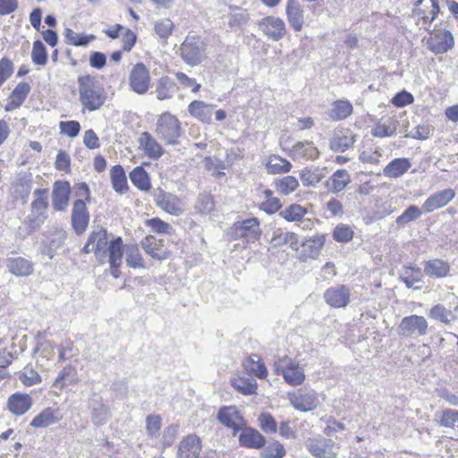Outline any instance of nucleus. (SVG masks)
<instances>
[{
    "label": "nucleus",
    "mask_w": 458,
    "mask_h": 458,
    "mask_svg": "<svg viewBox=\"0 0 458 458\" xmlns=\"http://www.w3.org/2000/svg\"><path fill=\"white\" fill-rule=\"evenodd\" d=\"M78 84L80 101L83 110L96 111L104 105L106 98L105 90L95 77L89 74L80 76Z\"/></svg>",
    "instance_id": "1"
},
{
    "label": "nucleus",
    "mask_w": 458,
    "mask_h": 458,
    "mask_svg": "<svg viewBox=\"0 0 458 458\" xmlns=\"http://www.w3.org/2000/svg\"><path fill=\"white\" fill-rule=\"evenodd\" d=\"M179 51L182 60L191 67L199 65L208 58L207 44L198 35L188 34Z\"/></svg>",
    "instance_id": "2"
},
{
    "label": "nucleus",
    "mask_w": 458,
    "mask_h": 458,
    "mask_svg": "<svg viewBox=\"0 0 458 458\" xmlns=\"http://www.w3.org/2000/svg\"><path fill=\"white\" fill-rule=\"evenodd\" d=\"M155 132L166 144L177 145L181 136L180 122L172 114L163 113L157 120Z\"/></svg>",
    "instance_id": "3"
},
{
    "label": "nucleus",
    "mask_w": 458,
    "mask_h": 458,
    "mask_svg": "<svg viewBox=\"0 0 458 458\" xmlns=\"http://www.w3.org/2000/svg\"><path fill=\"white\" fill-rule=\"evenodd\" d=\"M307 450L316 458H337L340 446L331 438L323 436L310 437L305 441Z\"/></svg>",
    "instance_id": "4"
},
{
    "label": "nucleus",
    "mask_w": 458,
    "mask_h": 458,
    "mask_svg": "<svg viewBox=\"0 0 458 458\" xmlns=\"http://www.w3.org/2000/svg\"><path fill=\"white\" fill-rule=\"evenodd\" d=\"M275 369L277 374H281L284 380L292 386L301 385L306 378L304 370L298 362L284 357L279 362L275 363Z\"/></svg>",
    "instance_id": "5"
},
{
    "label": "nucleus",
    "mask_w": 458,
    "mask_h": 458,
    "mask_svg": "<svg viewBox=\"0 0 458 458\" xmlns=\"http://www.w3.org/2000/svg\"><path fill=\"white\" fill-rule=\"evenodd\" d=\"M287 396L293 407L299 411H310L318 405V394L312 389L305 388L288 392Z\"/></svg>",
    "instance_id": "6"
},
{
    "label": "nucleus",
    "mask_w": 458,
    "mask_h": 458,
    "mask_svg": "<svg viewBox=\"0 0 458 458\" xmlns=\"http://www.w3.org/2000/svg\"><path fill=\"white\" fill-rule=\"evenodd\" d=\"M110 241L107 237V232L100 228L98 231H93L87 241V243L83 247L82 250L84 253L94 252L97 259L102 260L107 258V249Z\"/></svg>",
    "instance_id": "7"
},
{
    "label": "nucleus",
    "mask_w": 458,
    "mask_h": 458,
    "mask_svg": "<svg viewBox=\"0 0 458 458\" xmlns=\"http://www.w3.org/2000/svg\"><path fill=\"white\" fill-rule=\"evenodd\" d=\"M428 327V321L423 316L411 315L401 320L398 332L405 337H418L427 334Z\"/></svg>",
    "instance_id": "8"
},
{
    "label": "nucleus",
    "mask_w": 458,
    "mask_h": 458,
    "mask_svg": "<svg viewBox=\"0 0 458 458\" xmlns=\"http://www.w3.org/2000/svg\"><path fill=\"white\" fill-rule=\"evenodd\" d=\"M233 230L235 237L244 239L247 242H255L262 233L259 221L256 217L235 222Z\"/></svg>",
    "instance_id": "9"
},
{
    "label": "nucleus",
    "mask_w": 458,
    "mask_h": 458,
    "mask_svg": "<svg viewBox=\"0 0 458 458\" xmlns=\"http://www.w3.org/2000/svg\"><path fill=\"white\" fill-rule=\"evenodd\" d=\"M439 13V6L435 0H418L413 9V15L418 18L417 24L426 30Z\"/></svg>",
    "instance_id": "10"
},
{
    "label": "nucleus",
    "mask_w": 458,
    "mask_h": 458,
    "mask_svg": "<svg viewBox=\"0 0 458 458\" xmlns=\"http://www.w3.org/2000/svg\"><path fill=\"white\" fill-rule=\"evenodd\" d=\"M149 71L142 63L136 64L129 75L130 88L137 94H145L149 88Z\"/></svg>",
    "instance_id": "11"
},
{
    "label": "nucleus",
    "mask_w": 458,
    "mask_h": 458,
    "mask_svg": "<svg viewBox=\"0 0 458 458\" xmlns=\"http://www.w3.org/2000/svg\"><path fill=\"white\" fill-rule=\"evenodd\" d=\"M259 29L265 36L273 41H279L286 33L284 21L276 16L263 18L259 23Z\"/></svg>",
    "instance_id": "12"
},
{
    "label": "nucleus",
    "mask_w": 458,
    "mask_h": 458,
    "mask_svg": "<svg viewBox=\"0 0 458 458\" xmlns=\"http://www.w3.org/2000/svg\"><path fill=\"white\" fill-rule=\"evenodd\" d=\"M155 202L164 211L180 216L184 211V204L177 196L158 189L155 194Z\"/></svg>",
    "instance_id": "13"
},
{
    "label": "nucleus",
    "mask_w": 458,
    "mask_h": 458,
    "mask_svg": "<svg viewBox=\"0 0 458 458\" xmlns=\"http://www.w3.org/2000/svg\"><path fill=\"white\" fill-rule=\"evenodd\" d=\"M47 189H37L34 191V200L31 203V214L30 220L34 226H39L46 217L45 213L47 208Z\"/></svg>",
    "instance_id": "14"
},
{
    "label": "nucleus",
    "mask_w": 458,
    "mask_h": 458,
    "mask_svg": "<svg viewBox=\"0 0 458 458\" xmlns=\"http://www.w3.org/2000/svg\"><path fill=\"white\" fill-rule=\"evenodd\" d=\"M454 37L450 31L438 30L432 32L428 39V46L430 51L435 54H444L454 47Z\"/></svg>",
    "instance_id": "15"
},
{
    "label": "nucleus",
    "mask_w": 458,
    "mask_h": 458,
    "mask_svg": "<svg viewBox=\"0 0 458 458\" xmlns=\"http://www.w3.org/2000/svg\"><path fill=\"white\" fill-rule=\"evenodd\" d=\"M89 222V213L86 203L82 199H77L73 202L72 209V225L77 234H82Z\"/></svg>",
    "instance_id": "16"
},
{
    "label": "nucleus",
    "mask_w": 458,
    "mask_h": 458,
    "mask_svg": "<svg viewBox=\"0 0 458 458\" xmlns=\"http://www.w3.org/2000/svg\"><path fill=\"white\" fill-rule=\"evenodd\" d=\"M326 302L334 308H344L350 301V289L341 284L328 288L324 293Z\"/></svg>",
    "instance_id": "17"
},
{
    "label": "nucleus",
    "mask_w": 458,
    "mask_h": 458,
    "mask_svg": "<svg viewBox=\"0 0 458 458\" xmlns=\"http://www.w3.org/2000/svg\"><path fill=\"white\" fill-rule=\"evenodd\" d=\"M455 197V192L452 189H445L430 195L423 203L422 210L425 213H430L447 205Z\"/></svg>",
    "instance_id": "18"
},
{
    "label": "nucleus",
    "mask_w": 458,
    "mask_h": 458,
    "mask_svg": "<svg viewBox=\"0 0 458 458\" xmlns=\"http://www.w3.org/2000/svg\"><path fill=\"white\" fill-rule=\"evenodd\" d=\"M71 192L70 183L66 181L55 182L52 192V206L57 211H64L68 207Z\"/></svg>",
    "instance_id": "19"
},
{
    "label": "nucleus",
    "mask_w": 458,
    "mask_h": 458,
    "mask_svg": "<svg viewBox=\"0 0 458 458\" xmlns=\"http://www.w3.org/2000/svg\"><path fill=\"white\" fill-rule=\"evenodd\" d=\"M218 420L227 428L234 430V433L241 430L244 426V420L235 407L224 406L217 413Z\"/></svg>",
    "instance_id": "20"
},
{
    "label": "nucleus",
    "mask_w": 458,
    "mask_h": 458,
    "mask_svg": "<svg viewBox=\"0 0 458 458\" xmlns=\"http://www.w3.org/2000/svg\"><path fill=\"white\" fill-rule=\"evenodd\" d=\"M356 141V135L349 129H341L335 131L330 140V148L335 152H344L352 148Z\"/></svg>",
    "instance_id": "21"
},
{
    "label": "nucleus",
    "mask_w": 458,
    "mask_h": 458,
    "mask_svg": "<svg viewBox=\"0 0 458 458\" xmlns=\"http://www.w3.org/2000/svg\"><path fill=\"white\" fill-rule=\"evenodd\" d=\"M285 13L294 31H301L304 24V11L299 0H287Z\"/></svg>",
    "instance_id": "22"
},
{
    "label": "nucleus",
    "mask_w": 458,
    "mask_h": 458,
    "mask_svg": "<svg viewBox=\"0 0 458 458\" xmlns=\"http://www.w3.org/2000/svg\"><path fill=\"white\" fill-rule=\"evenodd\" d=\"M352 182L350 173L346 169H338L325 182L326 189L334 194L344 191Z\"/></svg>",
    "instance_id": "23"
},
{
    "label": "nucleus",
    "mask_w": 458,
    "mask_h": 458,
    "mask_svg": "<svg viewBox=\"0 0 458 458\" xmlns=\"http://www.w3.org/2000/svg\"><path fill=\"white\" fill-rule=\"evenodd\" d=\"M201 450L200 439L196 435L185 437L178 446V458H198Z\"/></svg>",
    "instance_id": "24"
},
{
    "label": "nucleus",
    "mask_w": 458,
    "mask_h": 458,
    "mask_svg": "<svg viewBox=\"0 0 458 458\" xmlns=\"http://www.w3.org/2000/svg\"><path fill=\"white\" fill-rule=\"evenodd\" d=\"M423 271L428 277L440 279L449 276L451 266L444 259H432L424 262Z\"/></svg>",
    "instance_id": "25"
},
{
    "label": "nucleus",
    "mask_w": 458,
    "mask_h": 458,
    "mask_svg": "<svg viewBox=\"0 0 458 458\" xmlns=\"http://www.w3.org/2000/svg\"><path fill=\"white\" fill-rule=\"evenodd\" d=\"M140 147L146 156L152 159H158L164 154V149L157 140L148 131L142 132L138 140Z\"/></svg>",
    "instance_id": "26"
},
{
    "label": "nucleus",
    "mask_w": 458,
    "mask_h": 458,
    "mask_svg": "<svg viewBox=\"0 0 458 458\" xmlns=\"http://www.w3.org/2000/svg\"><path fill=\"white\" fill-rule=\"evenodd\" d=\"M125 246L123 245V240L121 237L114 238L110 240L108 249H107V258L108 262L110 264L111 269H113L112 274L116 277L115 270L121 266L123 254L124 252Z\"/></svg>",
    "instance_id": "27"
},
{
    "label": "nucleus",
    "mask_w": 458,
    "mask_h": 458,
    "mask_svg": "<svg viewBox=\"0 0 458 458\" xmlns=\"http://www.w3.org/2000/svg\"><path fill=\"white\" fill-rule=\"evenodd\" d=\"M289 156L293 159L315 160L318 157L319 152L311 141H298L290 149Z\"/></svg>",
    "instance_id": "28"
},
{
    "label": "nucleus",
    "mask_w": 458,
    "mask_h": 458,
    "mask_svg": "<svg viewBox=\"0 0 458 458\" xmlns=\"http://www.w3.org/2000/svg\"><path fill=\"white\" fill-rule=\"evenodd\" d=\"M215 106L201 100H193L188 106L191 116L205 123H210Z\"/></svg>",
    "instance_id": "29"
},
{
    "label": "nucleus",
    "mask_w": 458,
    "mask_h": 458,
    "mask_svg": "<svg viewBox=\"0 0 458 458\" xmlns=\"http://www.w3.org/2000/svg\"><path fill=\"white\" fill-rule=\"evenodd\" d=\"M9 411L17 416L23 415L32 406V399L30 394L15 393L8 398Z\"/></svg>",
    "instance_id": "30"
},
{
    "label": "nucleus",
    "mask_w": 458,
    "mask_h": 458,
    "mask_svg": "<svg viewBox=\"0 0 458 458\" xmlns=\"http://www.w3.org/2000/svg\"><path fill=\"white\" fill-rule=\"evenodd\" d=\"M411 167V162L409 158L398 157L385 166L383 174L387 178L396 179L407 173Z\"/></svg>",
    "instance_id": "31"
},
{
    "label": "nucleus",
    "mask_w": 458,
    "mask_h": 458,
    "mask_svg": "<svg viewBox=\"0 0 458 458\" xmlns=\"http://www.w3.org/2000/svg\"><path fill=\"white\" fill-rule=\"evenodd\" d=\"M6 267L16 276H28L33 272L32 263L22 257L8 258Z\"/></svg>",
    "instance_id": "32"
},
{
    "label": "nucleus",
    "mask_w": 458,
    "mask_h": 458,
    "mask_svg": "<svg viewBox=\"0 0 458 458\" xmlns=\"http://www.w3.org/2000/svg\"><path fill=\"white\" fill-rule=\"evenodd\" d=\"M239 443L242 446L248 448H260L265 445L264 437L256 429L248 428L242 431L239 436Z\"/></svg>",
    "instance_id": "33"
},
{
    "label": "nucleus",
    "mask_w": 458,
    "mask_h": 458,
    "mask_svg": "<svg viewBox=\"0 0 458 458\" xmlns=\"http://www.w3.org/2000/svg\"><path fill=\"white\" fill-rule=\"evenodd\" d=\"M32 190V181L30 177L20 176L12 183V193L16 199L26 203Z\"/></svg>",
    "instance_id": "34"
},
{
    "label": "nucleus",
    "mask_w": 458,
    "mask_h": 458,
    "mask_svg": "<svg viewBox=\"0 0 458 458\" xmlns=\"http://www.w3.org/2000/svg\"><path fill=\"white\" fill-rule=\"evenodd\" d=\"M327 169L325 167L304 168L300 173V178L303 186L315 187L326 177Z\"/></svg>",
    "instance_id": "35"
},
{
    "label": "nucleus",
    "mask_w": 458,
    "mask_h": 458,
    "mask_svg": "<svg viewBox=\"0 0 458 458\" xmlns=\"http://www.w3.org/2000/svg\"><path fill=\"white\" fill-rule=\"evenodd\" d=\"M140 243L145 252L153 259L157 260H165L168 259V251L162 247H158L157 239L156 237L148 235Z\"/></svg>",
    "instance_id": "36"
},
{
    "label": "nucleus",
    "mask_w": 458,
    "mask_h": 458,
    "mask_svg": "<svg viewBox=\"0 0 458 458\" xmlns=\"http://www.w3.org/2000/svg\"><path fill=\"white\" fill-rule=\"evenodd\" d=\"M265 165L267 173L271 174H286L290 172L293 167L292 164L287 159L277 155L270 156Z\"/></svg>",
    "instance_id": "37"
},
{
    "label": "nucleus",
    "mask_w": 458,
    "mask_h": 458,
    "mask_svg": "<svg viewBox=\"0 0 458 458\" xmlns=\"http://www.w3.org/2000/svg\"><path fill=\"white\" fill-rule=\"evenodd\" d=\"M274 186L277 193L288 196L300 186V183L298 179L294 176L286 175L281 178H276L274 181Z\"/></svg>",
    "instance_id": "38"
},
{
    "label": "nucleus",
    "mask_w": 458,
    "mask_h": 458,
    "mask_svg": "<svg viewBox=\"0 0 458 458\" xmlns=\"http://www.w3.org/2000/svg\"><path fill=\"white\" fill-rule=\"evenodd\" d=\"M352 109L348 100H336L332 104L328 115L333 121L344 120L352 113Z\"/></svg>",
    "instance_id": "39"
},
{
    "label": "nucleus",
    "mask_w": 458,
    "mask_h": 458,
    "mask_svg": "<svg viewBox=\"0 0 458 458\" xmlns=\"http://www.w3.org/2000/svg\"><path fill=\"white\" fill-rule=\"evenodd\" d=\"M30 91V86L24 81L18 83L10 96V103L7 110L18 108L25 101Z\"/></svg>",
    "instance_id": "40"
},
{
    "label": "nucleus",
    "mask_w": 458,
    "mask_h": 458,
    "mask_svg": "<svg viewBox=\"0 0 458 458\" xmlns=\"http://www.w3.org/2000/svg\"><path fill=\"white\" fill-rule=\"evenodd\" d=\"M246 371L259 378H264L267 375L265 364L257 354L250 355L243 363Z\"/></svg>",
    "instance_id": "41"
},
{
    "label": "nucleus",
    "mask_w": 458,
    "mask_h": 458,
    "mask_svg": "<svg viewBox=\"0 0 458 458\" xmlns=\"http://www.w3.org/2000/svg\"><path fill=\"white\" fill-rule=\"evenodd\" d=\"M176 84L168 77H162L158 80L156 93L157 98L165 100L172 98L176 91Z\"/></svg>",
    "instance_id": "42"
},
{
    "label": "nucleus",
    "mask_w": 458,
    "mask_h": 458,
    "mask_svg": "<svg viewBox=\"0 0 458 458\" xmlns=\"http://www.w3.org/2000/svg\"><path fill=\"white\" fill-rule=\"evenodd\" d=\"M231 385L234 389L245 395H251L256 393L257 382L253 378L237 377L231 379Z\"/></svg>",
    "instance_id": "43"
},
{
    "label": "nucleus",
    "mask_w": 458,
    "mask_h": 458,
    "mask_svg": "<svg viewBox=\"0 0 458 458\" xmlns=\"http://www.w3.org/2000/svg\"><path fill=\"white\" fill-rule=\"evenodd\" d=\"M111 181L113 189L118 193H123L128 189L127 178L124 170L119 165L112 167Z\"/></svg>",
    "instance_id": "44"
},
{
    "label": "nucleus",
    "mask_w": 458,
    "mask_h": 458,
    "mask_svg": "<svg viewBox=\"0 0 458 458\" xmlns=\"http://www.w3.org/2000/svg\"><path fill=\"white\" fill-rule=\"evenodd\" d=\"M57 420L55 411L52 408H46L31 420L30 426L33 428H47L55 424Z\"/></svg>",
    "instance_id": "45"
},
{
    "label": "nucleus",
    "mask_w": 458,
    "mask_h": 458,
    "mask_svg": "<svg viewBox=\"0 0 458 458\" xmlns=\"http://www.w3.org/2000/svg\"><path fill=\"white\" fill-rule=\"evenodd\" d=\"M132 184L140 191H148L150 182L147 172L141 166L135 167L129 174Z\"/></svg>",
    "instance_id": "46"
},
{
    "label": "nucleus",
    "mask_w": 458,
    "mask_h": 458,
    "mask_svg": "<svg viewBox=\"0 0 458 458\" xmlns=\"http://www.w3.org/2000/svg\"><path fill=\"white\" fill-rule=\"evenodd\" d=\"M124 253L128 267L132 268L144 267L143 259L137 245H125Z\"/></svg>",
    "instance_id": "47"
},
{
    "label": "nucleus",
    "mask_w": 458,
    "mask_h": 458,
    "mask_svg": "<svg viewBox=\"0 0 458 458\" xmlns=\"http://www.w3.org/2000/svg\"><path fill=\"white\" fill-rule=\"evenodd\" d=\"M64 38L67 44L76 47H86L90 41L95 39L94 35L86 36L79 34L72 29L65 30Z\"/></svg>",
    "instance_id": "48"
},
{
    "label": "nucleus",
    "mask_w": 458,
    "mask_h": 458,
    "mask_svg": "<svg viewBox=\"0 0 458 458\" xmlns=\"http://www.w3.org/2000/svg\"><path fill=\"white\" fill-rule=\"evenodd\" d=\"M77 381L76 370L72 366L64 367L55 379L54 386L57 388H63L65 385L72 384Z\"/></svg>",
    "instance_id": "49"
},
{
    "label": "nucleus",
    "mask_w": 458,
    "mask_h": 458,
    "mask_svg": "<svg viewBox=\"0 0 458 458\" xmlns=\"http://www.w3.org/2000/svg\"><path fill=\"white\" fill-rule=\"evenodd\" d=\"M307 214V209L299 204H292L280 212V216L289 221H301Z\"/></svg>",
    "instance_id": "50"
},
{
    "label": "nucleus",
    "mask_w": 458,
    "mask_h": 458,
    "mask_svg": "<svg viewBox=\"0 0 458 458\" xmlns=\"http://www.w3.org/2000/svg\"><path fill=\"white\" fill-rule=\"evenodd\" d=\"M429 317L445 324H450L455 319L453 311L441 304H437L430 309Z\"/></svg>",
    "instance_id": "51"
},
{
    "label": "nucleus",
    "mask_w": 458,
    "mask_h": 458,
    "mask_svg": "<svg viewBox=\"0 0 458 458\" xmlns=\"http://www.w3.org/2000/svg\"><path fill=\"white\" fill-rule=\"evenodd\" d=\"M285 455L284 445L276 440L268 441L262 450V458H283Z\"/></svg>",
    "instance_id": "52"
},
{
    "label": "nucleus",
    "mask_w": 458,
    "mask_h": 458,
    "mask_svg": "<svg viewBox=\"0 0 458 458\" xmlns=\"http://www.w3.org/2000/svg\"><path fill=\"white\" fill-rule=\"evenodd\" d=\"M264 195L266 199L263 202H261L259 206L260 209L267 214H274L276 211H278L282 207L279 199L276 197H273L272 191L270 190H266L264 191Z\"/></svg>",
    "instance_id": "53"
},
{
    "label": "nucleus",
    "mask_w": 458,
    "mask_h": 458,
    "mask_svg": "<svg viewBox=\"0 0 458 458\" xmlns=\"http://www.w3.org/2000/svg\"><path fill=\"white\" fill-rule=\"evenodd\" d=\"M174 76L179 84L178 89H190L192 93H197L201 88L194 78L187 76L184 72H177Z\"/></svg>",
    "instance_id": "54"
},
{
    "label": "nucleus",
    "mask_w": 458,
    "mask_h": 458,
    "mask_svg": "<svg viewBox=\"0 0 458 458\" xmlns=\"http://www.w3.org/2000/svg\"><path fill=\"white\" fill-rule=\"evenodd\" d=\"M354 232L348 225L339 224L333 232V238L338 242H348L353 238Z\"/></svg>",
    "instance_id": "55"
},
{
    "label": "nucleus",
    "mask_w": 458,
    "mask_h": 458,
    "mask_svg": "<svg viewBox=\"0 0 458 458\" xmlns=\"http://www.w3.org/2000/svg\"><path fill=\"white\" fill-rule=\"evenodd\" d=\"M422 214V211L415 205H411L404 212L396 218V224L400 226L416 220Z\"/></svg>",
    "instance_id": "56"
},
{
    "label": "nucleus",
    "mask_w": 458,
    "mask_h": 458,
    "mask_svg": "<svg viewBox=\"0 0 458 458\" xmlns=\"http://www.w3.org/2000/svg\"><path fill=\"white\" fill-rule=\"evenodd\" d=\"M31 59L35 64L45 65L47 61V54L44 44L40 40L33 43Z\"/></svg>",
    "instance_id": "57"
},
{
    "label": "nucleus",
    "mask_w": 458,
    "mask_h": 458,
    "mask_svg": "<svg viewBox=\"0 0 458 458\" xmlns=\"http://www.w3.org/2000/svg\"><path fill=\"white\" fill-rule=\"evenodd\" d=\"M174 23L168 18H164L155 22V32L160 38L166 39L173 32Z\"/></svg>",
    "instance_id": "58"
},
{
    "label": "nucleus",
    "mask_w": 458,
    "mask_h": 458,
    "mask_svg": "<svg viewBox=\"0 0 458 458\" xmlns=\"http://www.w3.org/2000/svg\"><path fill=\"white\" fill-rule=\"evenodd\" d=\"M54 344L48 340L39 342L35 349V352L38 353L37 362H40V359L50 360L54 356Z\"/></svg>",
    "instance_id": "59"
},
{
    "label": "nucleus",
    "mask_w": 458,
    "mask_h": 458,
    "mask_svg": "<svg viewBox=\"0 0 458 458\" xmlns=\"http://www.w3.org/2000/svg\"><path fill=\"white\" fill-rule=\"evenodd\" d=\"M20 381L27 386H34L41 382V377L32 368L26 367L19 376Z\"/></svg>",
    "instance_id": "60"
},
{
    "label": "nucleus",
    "mask_w": 458,
    "mask_h": 458,
    "mask_svg": "<svg viewBox=\"0 0 458 458\" xmlns=\"http://www.w3.org/2000/svg\"><path fill=\"white\" fill-rule=\"evenodd\" d=\"M325 242V234H316L307 240L303 245L310 249V254L318 255L320 250L323 248Z\"/></svg>",
    "instance_id": "61"
},
{
    "label": "nucleus",
    "mask_w": 458,
    "mask_h": 458,
    "mask_svg": "<svg viewBox=\"0 0 458 458\" xmlns=\"http://www.w3.org/2000/svg\"><path fill=\"white\" fill-rule=\"evenodd\" d=\"M214 202L212 197L208 194H200L196 201L195 209L201 214H208L212 211Z\"/></svg>",
    "instance_id": "62"
},
{
    "label": "nucleus",
    "mask_w": 458,
    "mask_h": 458,
    "mask_svg": "<svg viewBox=\"0 0 458 458\" xmlns=\"http://www.w3.org/2000/svg\"><path fill=\"white\" fill-rule=\"evenodd\" d=\"M250 15L246 10L234 8L233 12L230 15L229 25L231 27H240L248 22Z\"/></svg>",
    "instance_id": "63"
},
{
    "label": "nucleus",
    "mask_w": 458,
    "mask_h": 458,
    "mask_svg": "<svg viewBox=\"0 0 458 458\" xmlns=\"http://www.w3.org/2000/svg\"><path fill=\"white\" fill-rule=\"evenodd\" d=\"M147 225L152 229L153 232L157 233L171 234L173 232V227L171 225L157 217L148 219L147 221Z\"/></svg>",
    "instance_id": "64"
}]
</instances>
